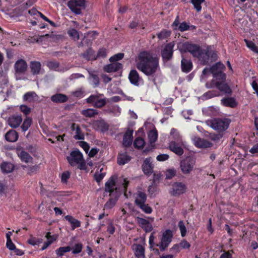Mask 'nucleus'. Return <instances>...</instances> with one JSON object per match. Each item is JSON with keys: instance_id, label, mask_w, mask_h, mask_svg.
Segmentation results:
<instances>
[{"instance_id": "1", "label": "nucleus", "mask_w": 258, "mask_h": 258, "mask_svg": "<svg viewBox=\"0 0 258 258\" xmlns=\"http://www.w3.org/2000/svg\"><path fill=\"white\" fill-rule=\"evenodd\" d=\"M136 67L145 75L153 76L159 68L158 59L148 52H142L136 60Z\"/></svg>"}, {"instance_id": "2", "label": "nucleus", "mask_w": 258, "mask_h": 258, "mask_svg": "<svg viewBox=\"0 0 258 258\" xmlns=\"http://www.w3.org/2000/svg\"><path fill=\"white\" fill-rule=\"evenodd\" d=\"M182 46L185 51L190 52L194 57H197L203 64L208 62L210 56L213 59L216 56L215 52L209 48L203 50L199 46L188 43H185L183 44Z\"/></svg>"}, {"instance_id": "3", "label": "nucleus", "mask_w": 258, "mask_h": 258, "mask_svg": "<svg viewBox=\"0 0 258 258\" xmlns=\"http://www.w3.org/2000/svg\"><path fill=\"white\" fill-rule=\"evenodd\" d=\"M69 163L72 166H77L80 169L86 168V163L82 153L79 150L73 151L67 158Z\"/></svg>"}, {"instance_id": "4", "label": "nucleus", "mask_w": 258, "mask_h": 258, "mask_svg": "<svg viewBox=\"0 0 258 258\" xmlns=\"http://www.w3.org/2000/svg\"><path fill=\"white\" fill-rule=\"evenodd\" d=\"M207 124L211 127L218 132H223L227 130L230 121L227 118H213L208 120Z\"/></svg>"}, {"instance_id": "5", "label": "nucleus", "mask_w": 258, "mask_h": 258, "mask_svg": "<svg viewBox=\"0 0 258 258\" xmlns=\"http://www.w3.org/2000/svg\"><path fill=\"white\" fill-rule=\"evenodd\" d=\"M196 161L190 157H186L181 161L180 168L182 173L184 174H190L194 169Z\"/></svg>"}, {"instance_id": "6", "label": "nucleus", "mask_w": 258, "mask_h": 258, "mask_svg": "<svg viewBox=\"0 0 258 258\" xmlns=\"http://www.w3.org/2000/svg\"><path fill=\"white\" fill-rule=\"evenodd\" d=\"M206 86L208 88H212L216 87L220 91L228 94H230L232 92L229 86L225 83V82L223 81L219 82L216 81L215 80H212L211 82L207 83Z\"/></svg>"}, {"instance_id": "7", "label": "nucleus", "mask_w": 258, "mask_h": 258, "mask_svg": "<svg viewBox=\"0 0 258 258\" xmlns=\"http://www.w3.org/2000/svg\"><path fill=\"white\" fill-rule=\"evenodd\" d=\"M172 236V232L171 230H166L162 234L160 243L157 244L156 245L159 247L161 251H164L171 242Z\"/></svg>"}, {"instance_id": "8", "label": "nucleus", "mask_w": 258, "mask_h": 258, "mask_svg": "<svg viewBox=\"0 0 258 258\" xmlns=\"http://www.w3.org/2000/svg\"><path fill=\"white\" fill-rule=\"evenodd\" d=\"M184 141H171L168 144L169 149L178 156L183 154V148L185 146Z\"/></svg>"}, {"instance_id": "9", "label": "nucleus", "mask_w": 258, "mask_h": 258, "mask_svg": "<svg viewBox=\"0 0 258 258\" xmlns=\"http://www.w3.org/2000/svg\"><path fill=\"white\" fill-rule=\"evenodd\" d=\"M85 0H70L68 3V6L76 14L81 13L82 9L85 8Z\"/></svg>"}, {"instance_id": "10", "label": "nucleus", "mask_w": 258, "mask_h": 258, "mask_svg": "<svg viewBox=\"0 0 258 258\" xmlns=\"http://www.w3.org/2000/svg\"><path fill=\"white\" fill-rule=\"evenodd\" d=\"M136 221L146 232H149L153 229L152 225L151 222L154 221V218L148 217V219H146L140 217L135 218Z\"/></svg>"}, {"instance_id": "11", "label": "nucleus", "mask_w": 258, "mask_h": 258, "mask_svg": "<svg viewBox=\"0 0 258 258\" xmlns=\"http://www.w3.org/2000/svg\"><path fill=\"white\" fill-rule=\"evenodd\" d=\"M102 94L99 95H91L87 99L86 101L89 103H93V106L97 108H101L106 104V98H100L99 96H101Z\"/></svg>"}, {"instance_id": "12", "label": "nucleus", "mask_w": 258, "mask_h": 258, "mask_svg": "<svg viewBox=\"0 0 258 258\" xmlns=\"http://www.w3.org/2000/svg\"><path fill=\"white\" fill-rule=\"evenodd\" d=\"M174 45V42H170L167 44L162 50L161 54L164 61H168L172 58Z\"/></svg>"}, {"instance_id": "13", "label": "nucleus", "mask_w": 258, "mask_h": 258, "mask_svg": "<svg viewBox=\"0 0 258 258\" xmlns=\"http://www.w3.org/2000/svg\"><path fill=\"white\" fill-rule=\"evenodd\" d=\"M191 140L195 146L199 148H207L213 145L211 142L198 137H193Z\"/></svg>"}, {"instance_id": "14", "label": "nucleus", "mask_w": 258, "mask_h": 258, "mask_svg": "<svg viewBox=\"0 0 258 258\" xmlns=\"http://www.w3.org/2000/svg\"><path fill=\"white\" fill-rule=\"evenodd\" d=\"M142 170L143 172L147 175H151L153 171L154 165L152 163V158L148 157L146 158L142 165Z\"/></svg>"}, {"instance_id": "15", "label": "nucleus", "mask_w": 258, "mask_h": 258, "mask_svg": "<svg viewBox=\"0 0 258 258\" xmlns=\"http://www.w3.org/2000/svg\"><path fill=\"white\" fill-rule=\"evenodd\" d=\"M28 65L25 60L23 59L18 60L14 64L16 74H22L27 70Z\"/></svg>"}, {"instance_id": "16", "label": "nucleus", "mask_w": 258, "mask_h": 258, "mask_svg": "<svg viewBox=\"0 0 258 258\" xmlns=\"http://www.w3.org/2000/svg\"><path fill=\"white\" fill-rule=\"evenodd\" d=\"M22 120L21 115H13L8 118L7 122L11 127L15 128L20 125Z\"/></svg>"}, {"instance_id": "17", "label": "nucleus", "mask_w": 258, "mask_h": 258, "mask_svg": "<svg viewBox=\"0 0 258 258\" xmlns=\"http://www.w3.org/2000/svg\"><path fill=\"white\" fill-rule=\"evenodd\" d=\"M117 179L116 175L111 176L108 180L105 183V191L109 193H112L114 189L117 190L115 183Z\"/></svg>"}, {"instance_id": "18", "label": "nucleus", "mask_w": 258, "mask_h": 258, "mask_svg": "<svg viewBox=\"0 0 258 258\" xmlns=\"http://www.w3.org/2000/svg\"><path fill=\"white\" fill-rule=\"evenodd\" d=\"M71 129L73 132H74L75 135L74 138L75 139L78 140L84 139V134L78 124L75 123H72L71 126Z\"/></svg>"}, {"instance_id": "19", "label": "nucleus", "mask_w": 258, "mask_h": 258, "mask_svg": "<svg viewBox=\"0 0 258 258\" xmlns=\"http://www.w3.org/2000/svg\"><path fill=\"white\" fill-rule=\"evenodd\" d=\"M172 194L173 195H179L184 193L186 190V186L181 182H176L172 185Z\"/></svg>"}, {"instance_id": "20", "label": "nucleus", "mask_w": 258, "mask_h": 258, "mask_svg": "<svg viewBox=\"0 0 258 258\" xmlns=\"http://www.w3.org/2000/svg\"><path fill=\"white\" fill-rule=\"evenodd\" d=\"M128 79L130 82L135 86H139L140 82L142 80L139 73L135 70L131 71L128 75Z\"/></svg>"}, {"instance_id": "21", "label": "nucleus", "mask_w": 258, "mask_h": 258, "mask_svg": "<svg viewBox=\"0 0 258 258\" xmlns=\"http://www.w3.org/2000/svg\"><path fill=\"white\" fill-rule=\"evenodd\" d=\"M93 126L96 130L102 132L107 131L109 128L108 124L103 119L94 121Z\"/></svg>"}, {"instance_id": "22", "label": "nucleus", "mask_w": 258, "mask_h": 258, "mask_svg": "<svg viewBox=\"0 0 258 258\" xmlns=\"http://www.w3.org/2000/svg\"><path fill=\"white\" fill-rule=\"evenodd\" d=\"M134 197L135 198V203L136 206H138L146 203L147 200V196L145 193L141 191H138L134 194Z\"/></svg>"}, {"instance_id": "23", "label": "nucleus", "mask_w": 258, "mask_h": 258, "mask_svg": "<svg viewBox=\"0 0 258 258\" xmlns=\"http://www.w3.org/2000/svg\"><path fill=\"white\" fill-rule=\"evenodd\" d=\"M112 63L106 65L104 67V70L107 73L114 72L120 70L122 66V64L118 62H111Z\"/></svg>"}, {"instance_id": "24", "label": "nucleus", "mask_w": 258, "mask_h": 258, "mask_svg": "<svg viewBox=\"0 0 258 258\" xmlns=\"http://www.w3.org/2000/svg\"><path fill=\"white\" fill-rule=\"evenodd\" d=\"M133 131L131 130H128L125 133L122 143L124 146L128 147L132 144L133 139Z\"/></svg>"}, {"instance_id": "25", "label": "nucleus", "mask_w": 258, "mask_h": 258, "mask_svg": "<svg viewBox=\"0 0 258 258\" xmlns=\"http://www.w3.org/2000/svg\"><path fill=\"white\" fill-rule=\"evenodd\" d=\"M31 72L33 75H37L41 73V64L39 61H32L30 63Z\"/></svg>"}, {"instance_id": "26", "label": "nucleus", "mask_w": 258, "mask_h": 258, "mask_svg": "<svg viewBox=\"0 0 258 258\" xmlns=\"http://www.w3.org/2000/svg\"><path fill=\"white\" fill-rule=\"evenodd\" d=\"M68 100V96L61 93H56L51 97V100L54 103H64L67 102Z\"/></svg>"}, {"instance_id": "27", "label": "nucleus", "mask_w": 258, "mask_h": 258, "mask_svg": "<svg viewBox=\"0 0 258 258\" xmlns=\"http://www.w3.org/2000/svg\"><path fill=\"white\" fill-rule=\"evenodd\" d=\"M17 154L21 160L26 163L31 162L32 158L29 154L25 151L21 149L17 150Z\"/></svg>"}, {"instance_id": "28", "label": "nucleus", "mask_w": 258, "mask_h": 258, "mask_svg": "<svg viewBox=\"0 0 258 258\" xmlns=\"http://www.w3.org/2000/svg\"><path fill=\"white\" fill-rule=\"evenodd\" d=\"M221 103L224 106L231 108H234L237 105L236 100L233 97H227L222 99Z\"/></svg>"}, {"instance_id": "29", "label": "nucleus", "mask_w": 258, "mask_h": 258, "mask_svg": "<svg viewBox=\"0 0 258 258\" xmlns=\"http://www.w3.org/2000/svg\"><path fill=\"white\" fill-rule=\"evenodd\" d=\"M5 139L8 142H15L18 139V134L16 131L11 130L5 135Z\"/></svg>"}, {"instance_id": "30", "label": "nucleus", "mask_w": 258, "mask_h": 258, "mask_svg": "<svg viewBox=\"0 0 258 258\" xmlns=\"http://www.w3.org/2000/svg\"><path fill=\"white\" fill-rule=\"evenodd\" d=\"M81 113L85 117L92 118L98 115L99 112L96 109L93 108H87L82 110Z\"/></svg>"}, {"instance_id": "31", "label": "nucleus", "mask_w": 258, "mask_h": 258, "mask_svg": "<svg viewBox=\"0 0 258 258\" xmlns=\"http://www.w3.org/2000/svg\"><path fill=\"white\" fill-rule=\"evenodd\" d=\"M181 69L183 72L188 73L191 71L192 67L190 60L183 58L181 61Z\"/></svg>"}, {"instance_id": "32", "label": "nucleus", "mask_w": 258, "mask_h": 258, "mask_svg": "<svg viewBox=\"0 0 258 258\" xmlns=\"http://www.w3.org/2000/svg\"><path fill=\"white\" fill-rule=\"evenodd\" d=\"M225 68L224 65L219 62L213 65L210 69V72L213 76L218 73L222 72V71Z\"/></svg>"}, {"instance_id": "33", "label": "nucleus", "mask_w": 258, "mask_h": 258, "mask_svg": "<svg viewBox=\"0 0 258 258\" xmlns=\"http://www.w3.org/2000/svg\"><path fill=\"white\" fill-rule=\"evenodd\" d=\"M134 246L136 256L138 258H144L145 257L144 247L140 244H136Z\"/></svg>"}, {"instance_id": "34", "label": "nucleus", "mask_w": 258, "mask_h": 258, "mask_svg": "<svg viewBox=\"0 0 258 258\" xmlns=\"http://www.w3.org/2000/svg\"><path fill=\"white\" fill-rule=\"evenodd\" d=\"M0 166L2 172L5 173L12 172L14 168L13 164L9 162H4L1 164Z\"/></svg>"}, {"instance_id": "35", "label": "nucleus", "mask_w": 258, "mask_h": 258, "mask_svg": "<svg viewBox=\"0 0 258 258\" xmlns=\"http://www.w3.org/2000/svg\"><path fill=\"white\" fill-rule=\"evenodd\" d=\"M65 219L70 223L73 230L81 226L80 221L76 219L72 216L67 215L65 217Z\"/></svg>"}, {"instance_id": "36", "label": "nucleus", "mask_w": 258, "mask_h": 258, "mask_svg": "<svg viewBox=\"0 0 258 258\" xmlns=\"http://www.w3.org/2000/svg\"><path fill=\"white\" fill-rule=\"evenodd\" d=\"M38 98V95L34 92H28L23 96V100L32 102Z\"/></svg>"}, {"instance_id": "37", "label": "nucleus", "mask_w": 258, "mask_h": 258, "mask_svg": "<svg viewBox=\"0 0 258 258\" xmlns=\"http://www.w3.org/2000/svg\"><path fill=\"white\" fill-rule=\"evenodd\" d=\"M170 138L171 139V141H183L182 139V137L179 134V132L177 131V130L172 128L171 130L170 133Z\"/></svg>"}, {"instance_id": "38", "label": "nucleus", "mask_w": 258, "mask_h": 258, "mask_svg": "<svg viewBox=\"0 0 258 258\" xmlns=\"http://www.w3.org/2000/svg\"><path fill=\"white\" fill-rule=\"evenodd\" d=\"M131 160V157L126 153L120 154L117 158V163L119 165H124Z\"/></svg>"}, {"instance_id": "39", "label": "nucleus", "mask_w": 258, "mask_h": 258, "mask_svg": "<svg viewBox=\"0 0 258 258\" xmlns=\"http://www.w3.org/2000/svg\"><path fill=\"white\" fill-rule=\"evenodd\" d=\"M121 109L118 105H113L109 107L106 111L112 113L115 116H119L121 113Z\"/></svg>"}, {"instance_id": "40", "label": "nucleus", "mask_w": 258, "mask_h": 258, "mask_svg": "<svg viewBox=\"0 0 258 258\" xmlns=\"http://www.w3.org/2000/svg\"><path fill=\"white\" fill-rule=\"evenodd\" d=\"M148 137L149 139V141L151 144L155 143L156 141L158 138V133L157 130H151L148 133Z\"/></svg>"}, {"instance_id": "41", "label": "nucleus", "mask_w": 258, "mask_h": 258, "mask_svg": "<svg viewBox=\"0 0 258 258\" xmlns=\"http://www.w3.org/2000/svg\"><path fill=\"white\" fill-rule=\"evenodd\" d=\"M32 123V119L27 117L23 121L21 127L23 132H26L31 126Z\"/></svg>"}, {"instance_id": "42", "label": "nucleus", "mask_w": 258, "mask_h": 258, "mask_svg": "<svg viewBox=\"0 0 258 258\" xmlns=\"http://www.w3.org/2000/svg\"><path fill=\"white\" fill-rule=\"evenodd\" d=\"M71 250V247L68 246L65 247H60L57 249L55 252L57 256H62L64 253L70 251Z\"/></svg>"}, {"instance_id": "43", "label": "nucleus", "mask_w": 258, "mask_h": 258, "mask_svg": "<svg viewBox=\"0 0 258 258\" xmlns=\"http://www.w3.org/2000/svg\"><path fill=\"white\" fill-rule=\"evenodd\" d=\"M140 209H141L146 214H150L152 212V209L150 207L148 204H146V203H144L137 206Z\"/></svg>"}, {"instance_id": "44", "label": "nucleus", "mask_w": 258, "mask_h": 258, "mask_svg": "<svg viewBox=\"0 0 258 258\" xmlns=\"http://www.w3.org/2000/svg\"><path fill=\"white\" fill-rule=\"evenodd\" d=\"M145 144L144 140L140 137L136 138L134 143V146L138 149L143 148Z\"/></svg>"}, {"instance_id": "45", "label": "nucleus", "mask_w": 258, "mask_h": 258, "mask_svg": "<svg viewBox=\"0 0 258 258\" xmlns=\"http://www.w3.org/2000/svg\"><path fill=\"white\" fill-rule=\"evenodd\" d=\"M117 200V198H111L104 205V209H111L116 204Z\"/></svg>"}, {"instance_id": "46", "label": "nucleus", "mask_w": 258, "mask_h": 258, "mask_svg": "<svg viewBox=\"0 0 258 258\" xmlns=\"http://www.w3.org/2000/svg\"><path fill=\"white\" fill-rule=\"evenodd\" d=\"M89 79L92 83L94 87H96L99 85L100 81L99 78L97 75L93 74H90Z\"/></svg>"}, {"instance_id": "47", "label": "nucleus", "mask_w": 258, "mask_h": 258, "mask_svg": "<svg viewBox=\"0 0 258 258\" xmlns=\"http://www.w3.org/2000/svg\"><path fill=\"white\" fill-rule=\"evenodd\" d=\"M205 0H190V3L194 5V8L198 12L201 11V4L203 3Z\"/></svg>"}, {"instance_id": "48", "label": "nucleus", "mask_w": 258, "mask_h": 258, "mask_svg": "<svg viewBox=\"0 0 258 258\" xmlns=\"http://www.w3.org/2000/svg\"><path fill=\"white\" fill-rule=\"evenodd\" d=\"M68 33L69 35L75 40L79 39V34L78 32L75 29H70L68 30Z\"/></svg>"}, {"instance_id": "49", "label": "nucleus", "mask_w": 258, "mask_h": 258, "mask_svg": "<svg viewBox=\"0 0 258 258\" xmlns=\"http://www.w3.org/2000/svg\"><path fill=\"white\" fill-rule=\"evenodd\" d=\"M178 226L179 228L181 236L183 237L186 234V228L183 221H180L178 223Z\"/></svg>"}, {"instance_id": "50", "label": "nucleus", "mask_w": 258, "mask_h": 258, "mask_svg": "<svg viewBox=\"0 0 258 258\" xmlns=\"http://www.w3.org/2000/svg\"><path fill=\"white\" fill-rule=\"evenodd\" d=\"M244 41L247 47H248L252 51L258 53V47L253 42L251 41H248L246 39H245Z\"/></svg>"}, {"instance_id": "51", "label": "nucleus", "mask_w": 258, "mask_h": 258, "mask_svg": "<svg viewBox=\"0 0 258 258\" xmlns=\"http://www.w3.org/2000/svg\"><path fill=\"white\" fill-rule=\"evenodd\" d=\"M71 94L74 97L81 98L84 96V91L83 88H79L73 91Z\"/></svg>"}, {"instance_id": "52", "label": "nucleus", "mask_w": 258, "mask_h": 258, "mask_svg": "<svg viewBox=\"0 0 258 258\" xmlns=\"http://www.w3.org/2000/svg\"><path fill=\"white\" fill-rule=\"evenodd\" d=\"M45 237L47 241L51 244L57 239L58 236L57 234L51 235V233L48 232L46 234Z\"/></svg>"}, {"instance_id": "53", "label": "nucleus", "mask_w": 258, "mask_h": 258, "mask_svg": "<svg viewBox=\"0 0 258 258\" xmlns=\"http://www.w3.org/2000/svg\"><path fill=\"white\" fill-rule=\"evenodd\" d=\"M171 32L167 30H163L159 34H158V37L161 40L165 39L170 36Z\"/></svg>"}, {"instance_id": "54", "label": "nucleus", "mask_w": 258, "mask_h": 258, "mask_svg": "<svg viewBox=\"0 0 258 258\" xmlns=\"http://www.w3.org/2000/svg\"><path fill=\"white\" fill-rule=\"evenodd\" d=\"M97 35V33L95 31H92L89 32L87 34V35L84 37L83 40L86 42L87 40H89V41H92L94 40Z\"/></svg>"}, {"instance_id": "55", "label": "nucleus", "mask_w": 258, "mask_h": 258, "mask_svg": "<svg viewBox=\"0 0 258 258\" xmlns=\"http://www.w3.org/2000/svg\"><path fill=\"white\" fill-rule=\"evenodd\" d=\"M219 95L218 92H217L216 91H209L206 93H205L203 95V97H204L205 99H210L211 98H213L214 97L217 96Z\"/></svg>"}, {"instance_id": "56", "label": "nucleus", "mask_w": 258, "mask_h": 258, "mask_svg": "<svg viewBox=\"0 0 258 258\" xmlns=\"http://www.w3.org/2000/svg\"><path fill=\"white\" fill-rule=\"evenodd\" d=\"M43 239L42 238H36L35 237H32L28 241V243L32 245L39 244L41 243Z\"/></svg>"}, {"instance_id": "57", "label": "nucleus", "mask_w": 258, "mask_h": 258, "mask_svg": "<svg viewBox=\"0 0 258 258\" xmlns=\"http://www.w3.org/2000/svg\"><path fill=\"white\" fill-rule=\"evenodd\" d=\"M124 56V54L122 53H119L114 55L109 58L110 62H117V60L121 59Z\"/></svg>"}, {"instance_id": "58", "label": "nucleus", "mask_w": 258, "mask_h": 258, "mask_svg": "<svg viewBox=\"0 0 258 258\" xmlns=\"http://www.w3.org/2000/svg\"><path fill=\"white\" fill-rule=\"evenodd\" d=\"M0 82L1 85H7L8 83V76L4 73L0 74Z\"/></svg>"}, {"instance_id": "59", "label": "nucleus", "mask_w": 258, "mask_h": 258, "mask_svg": "<svg viewBox=\"0 0 258 258\" xmlns=\"http://www.w3.org/2000/svg\"><path fill=\"white\" fill-rule=\"evenodd\" d=\"M47 66L51 70H56L59 66V63L56 61H48Z\"/></svg>"}, {"instance_id": "60", "label": "nucleus", "mask_w": 258, "mask_h": 258, "mask_svg": "<svg viewBox=\"0 0 258 258\" xmlns=\"http://www.w3.org/2000/svg\"><path fill=\"white\" fill-rule=\"evenodd\" d=\"M82 249V244L81 243H77L75 244L73 248L72 252L74 254H77L81 252Z\"/></svg>"}, {"instance_id": "61", "label": "nucleus", "mask_w": 258, "mask_h": 258, "mask_svg": "<svg viewBox=\"0 0 258 258\" xmlns=\"http://www.w3.org/2000/svg\"><path fill=\"white\" fill-rule=\"evenodd\" d=\"M189 25H187V24L186 22H183L179 25L177 29H178L181 32H183L189 29Z\"/></svg>"}, {"instance_id": "62", "label": "nucleus", "mask_w": 258, "mask_h": 258, "mask_svg": "<svg viewBox=\"0 0 258 258\" xmlns=\"http://www.w3.org/2000/svg\"><path fill=\"white\" fill-rule=\"evenodd\" d=\"M169 158V156L167 154H160L156 157L157 161L163 162L167 160Z\"/></svg>"}, {"instance_id": "63", "label": "nucleus", "mask_w": 258, "mask_h": 258, "mask_svg": "<svg viewBox=\"0 0 258 258\" xmlns=\"http://www.w3.org/2000/svg\"><path fill=\"white\" fill-rule=\"evenodd\" d=\"M213 77L216 78L217 80L221 81V82H225L226 80V75L222 72L217 74L213 76Z\"/></svg>"}, {"instance_id": "64", "label": "nucleus", "mask_w": 258, "mask_h": 258, "mask_svg": "<svg viewBox=\"0 0 258 258\" xmlns=\"http://www.w3.org/2000/svg\"><path fill=\"white\" fill-rule=\"evenodd\" d=\"M157 191V188L156 186L153 184L148 187V192L151 196L155 195Z\"/></svg>"}]
</instances>
